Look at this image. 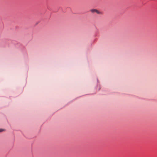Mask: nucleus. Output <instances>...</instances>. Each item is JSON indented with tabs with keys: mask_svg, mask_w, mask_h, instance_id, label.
I'll return each mask as SVG.
<instances>
[{
	"mask_svg": "<svg viewBox=\"0 0 157 157\" xmlns=\"http://www.w3.org/2000/svg\"><path fill=\"white\" fill-rule=\"evenodd\" d=\"M96 11H97L96 9H92L91 10V11L93 13H96Z\"/></svg>",
	"mask_w": 157,
	"mask_h": 157,
	"instance_id": "f257e3e1",
	"label": "nucleus"
},
{
	"mask_svg": "<svg viewBox=\"0 0 157 157\" xmlns=\"http://www.w3.org/2000/svg\"><path fill=\"white\" fill-rule=\"evenodd\" d=\"M96 13L98 14H101L102 13L101 12H100L98 10H97V11H96Z\"/></svg>",
	"mask_w": 157,
	"mask_h": 157,
	"instance_id": "f03ea898",
	"label": "nucleus"
},
{
	"mask_svg": "<svg viewBox=\"0 0 157 157\" xmlns=\"http://www.w3.org/2000/svg\"><path fill=\"white\" fill-rule=\"evenodd\" d=\"M4 131V129H0V132H2Z\"/></svg>",
	"mask_w": 157,
	"mask_h": 157,
	"instance_id": "7ed1b4c3",
	"label": "nucleus"
}]
</instances>
